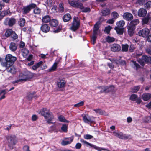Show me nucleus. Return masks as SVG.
<instances>
[{
	"instance_id": "nucleus-47",
	"label": "nucleus",
	"mask_w": 151,
	"mask_h": 151,
	"mask_svg": "<svg viewBox=\"0 0 151 151\" xmlns=\"http://www.w3.org/2000/svg\"><path fill=\"white\" fill-rule=\"evenodd\" d=\"M67 126L66 124H64L63 125L62 127H61V129L62 132H67Z\"/></svg>"
},
{
	"instance_id": "nucleus-9",
	"label": "nucleus",
	"mask_w": 151,
	"mask_h": 151,
	"mask_svg": "<svg viewBox=\"0 0 151 151\" xmlns=\"http://www.w3.org/2000/svg\"><path fill=\"white\" fill-rule=\"evenodd\" d=\"M114 88V87L113 86L106 87L102 86L98 87L99 89H101L100 91V93H107L112 91L113 90Z\"/></svg>"
},
{
	"instance_id": "nucleus-14",
	"label": "nucleus",
	"mask_w": 151,
	"mask_h": 151,
	"mask_svg": "<svg viewBox=\"0 0 151 151\" xmlns=\"http://www.w3.org/2000/svg\"><path fill=\"white\" fill-rule=\"evenodd\" d=\"M113 134L114 136L118 137L119 138L122 139H126L128 138V137L125 134H123L120 132H116V131L113 132Z\"/></svg>"
},
{
	"instance_id": "nucleus-31",
	"label": "nucleus",
	"mask_w": 151,
	"mask_h": 151,
	"mask_svg": "<svg viewBox=\"0 0 151 151\" xmlns=\"http://www.w3.org/2000/svg\"><path fill=\"white\" fill-rule=\"evenodd\" d=\"M129 46L127 44H122L121 50L122 52H127L129 50Z\"/></svg>"
},
{
	"instance_id": "nucleus-38",
	"label": "nucleus",
	"mask_w": 151,
	"mask_h": 151,
	"mask_svg": "<svg viewBox=\"0 0 151 151\" xmlns=\"http://www.w3.org/2000/svg\"><path fill=\"white\" fill-rule=\"evenodd\" d=\"M106 40L107 42L110 43L114 42L115 40V39L113 37L108 36L106 38Z\"/></svg>"
},
{
	"instance_id": "nucleus-17",
	"label": "nucleus",
	"mask_w": 151,
	"mask_h": 151,
	"mask_svg": "<svg viewBox=\"0 0 151 151\" xmlns=\"http://www.w3.org/2000/svg\"><path fill=\"white\" fill-rule=\"evenodd\" d=\"M147 14L146 10L144 8H141L139 9L137 12L138 15L139 17H145Z\"/></svg>"
},
{
	"instance_id": "nucleus-64",
	"label": "nucleus",
	"mask_w": 151,
	"mask_h": 151,
	"mask_svg": "<svg viewBox=\"0 0 151 151\" xmlns=\"http://www.w3.org/2000/svg\"><path fill=\"white\" fill-rule=\"evenodd\" d=\"M38 118L37 116L35 114H34L32 115V121H36Z\"/></svg>"
},
{
	"instance_id": "nucleus-12",
	"label": "nucleus",
	"mask_w": 151,
	"mask_h": 151,
	"mask_svg": "<svg viewBox=\"0 0 151 151\" xmlns=\"http://www.w3.org/2000/svg\"><path fill=\"white\" fill-rule=\"evenodd\" d=\"M81 116L83 117V121L85 123L89 124L93 123L94 122V118L93 117L87 116L85 114H83Z\"/></svg>"
},
{
	"instance_id": "nucleus-27",
	"label": "nucleus",
	"mask_w": 151,
	"mask_h": 151,
	"mask_svg": "<svg viewBox=\"0 0 151 151\" xmlns=\"http://www.w3.org/2000/svg\"><path fill=\"white\" fill-rule=\"evenodd\" d=\"M139 22L140 21L139 19H134L131 21L129 24L136 28L135 26L138 24L139 23Z\"/></svg>"
},
{
	"instance_id": "nucleus-33",
	"label": "nucleus",
	"mask_w": 151,
	"mask_h": 151,
	"mask_svg": "<svg viewBox=\"0 0 151 151\" xmlns=\"http://www.w3.org/2000/svg\"><path fill=\"white\" fill-rule=\"evenodd\" d=\"M13 31V30L11 29H6L4 34L5 36L7 38L10 36Z\"/></svg>"
},
{
	"instance_id": "nucleus-34",
	"label": "nucleus",
	"mask_w": 151,
	"mask_h": 151,
	"mask_svg": "<svg viewBox=\"0 0 151 151\" xmlns=\"http://www.w3.org/2000/svg\"><path fill=\"white\" fill-rule=\"evenodd\" d=\"M57 125L55 124H53L52 125L50 126L49 127V129L48 131L50 132H52L53 131H54L55 132H57V129L56 128Z\"/></svg>"
},
{
	"instance_id": "nucleus-51",
	"label": "nucleus",
	"mask_w": 151,
	"mask_h": 151,
	"mask_svg": "<svg viewBox=\"0 0 151 151\" xmlns=\"http://www.w3.org/2000/svg\"><path fill=\"white\" fill-rule=\"evenodd\" d=\"M84 104V102L82 101L74 105V106L75 107H78L83 106Z\"/></svg>"
},
{
	"instance_id": "nucleus-62",
	"label": "nucleus",
	"mask_w": 151,
	"mask_h": 151,
	"mask_svg": "<svg viewBox=\"0 0 151 151\" xmlns=\"http://www.w3.org/2000/svg\"><path fill=\"white\" fill-rule=\"evenodd\" d=\"M81 146L82 145L81 143H77L76 144L75 147L76 149H79L81 148Z\"/></svg>"
},
{
	"instance_id": "nucleus-45",
	"label": "nucleus",
	"mask_w": 151,
	"mask_h": 151,
	"mask_svg": "<svg viewBox=\"0 0 151 151\" xmlns=\"http://www.w3.org/2000/svg\"><path fill=\"white\" fill-rule=\"evenodd\" d=\"M59 9L61 12H63L64 11V8L63 7V4L62 2H61L59 4Z\"/></svg>"
},
{
	"instance_id": "nucleus-57",
	"label": "nucleus",
	"mask_w": 151,
	"mask_h": 151,
	"mask_svg": "<svg viewBox=\"0 0 151 151\" xmlns=\"http://www.w3.org/2000/svg\"><path fill=\"white\" fill-rule=\"evenodd\" d=\"M135 49L134 45L133 44H131L130 45L129 50L130 52H132L134 51Z\"/></svg>"
},
{
	"instance_id": "nucleus-55",
	"label": "nucleus",
	"mask_w": 151,
	"mask_h": 151,
	"mask_svg": "<svg viewBox=\"0 0 151 151\" xmlns=\"http://www.w3.org/2000/svg\"><path fill=\"white\" fill-rule=\"evenodd\" d=\"M145 6L147 8H150L151 7V1H149L145 3Z\"/></svg>"
},
{
	"instance_id": "nucleus-59",
	"label": "nucleus",
	"mask_w": 151,
	"mask_h": 151,
	"mask_svg": "<svg viewBox=\"0 0 151 151\" xmlns=\"http://www.w3.org/2000/svg\"><path fill=\"white\" fill-rule=\"evenodd\" d=\"M61 29L62 27L59 26L56 29L53 30V32L55 33H57L59 32Z\"/></svg>"
},
{
	"instance_id": "nucleus-49",
	"label": "nucleus",
	"mask_w": 151,
	"mask_h": 151,
	"mask_svg": "<svg viewBox=\"0 0 151 151\" xmlns=\"http://www.w3.org/2000/svg\"><path fill=\"white\" fill-rule=\"evenodd\" d=\"M82 10V11L84 12H89L90 11V9L88 7H83V5H82V7L80 9Z\"/></svg>"
},
{
	"instance_id": "nucleus-54",
	"label": "nucleus",
	"mask_w": 151,
	"mask_h": 151,
	"mask_svg": "<svg viewBox=\"0 0 151 151\" xmlns=\"http://www.w3.org/2000/svg\"><path fill=\"white\" fill-rule=\"evenodd\" d=\"M83 137L85 139H90L93 138V137L92 135L88 134L84 135Z\"/></svg>"
},
{
	"instance_id": "nucleus-52",
	"label": "nucleus",
	"mask_w": 151,
	"mask_h": 151,
	"mask_svg": "<svg viewBox=\"0 0 151 151\" xmlns=\"http://www.w3.org/2000/svg\"><path fill=\"white\" fill-rule=\"evenodd\" d=\"M41 12V10L40 9L38 8H36L35 9L33 10L34 13L36 14H39Z\"/></svg>"
},
{
	"instance_id": "nucleus-50",
	"label": "nucleus",
	"mask_w": 151,
	"mask_h": 151,
	"mask_svg": "<svg viewBox=\"0 0 151 151\" xmlns=\"http://www.w3.org/2000/svg\"><path fill=\"white\" fill-rule=\"evenodd\" d=\"M145 0H138L137 2V3L140 5H145Z\"/></svg>"
},
{
	"instance_id": "nucleus-20",
	"label": "nucleus",
	"mask_w": 151,
	"mask_h": 151,
	"mask_svg": "<svg viewBox=\"0 0 151 151\" xmlns=\"http://www.w3.org/2000/svg\"><path fill=\"white\" fill-rule=\"evenodd\" d=\"M54 116L52 113L49 111H48V124H50L51 123L55 122H53Z\"/></svg>"
},
{
	"instance_id": "nucleus-25",
	"label": "nucleus",
	"mask_w": 151,
	"mask_h": 151,
	"mask_svg": "<svg viewBox=\"0 0 151 151\" xmlns=\"http://www.w3.org/2000/svg\"><path fill=\"white\" fill-rule=\"evenodd\" d=\"M49 24L51 26L56 27L58 25V22L57 19H53L50 20Z\"/></svg>"
},
{
	"instance_id": "nucleus-28",
	"label": "nucleus",
	"mask_w": 151,
	"mask_h": 151,
	"mask_svg": "<svg viewBox=\"0 0 151 151\" xmlns=\"http://www.w3.org/2000/svg\"><path fill=\"white\" fill-rule=\"evenodd\" d=\"M17 46L15 43L11 42L9 46V49L11 51L13 52L17 50Z\"/></svg>"
},
{
	"instance_id": "nucleus-21",
	"label": "nucleus",
	"mask_w": 151,
	"mask_h": 151,
	"mask_svg": "<svg viewBox=\"0 0 151 151\" xmlns=\"http://www.w3.org/2000/svg\"><path fill=\"white\" fill-rule=\"evenodd\" d=\"M127 28L128 29V34L130 36H132L134 33L135 27H134L129 24L127 27Z\"/></svg>"
},
{
	"instance_id": "nucleus-10",
	"label": "nucleus",
	"mask_w": 151,
	"mask_h": 151,
	"mask_svg": "<svg viewBox=\"0 0 151 151\" xmlns=\"http://www.w3.org/2000/svg\"><path fill=\"white\" fill-rule=\"evenodd\" d=\"M80 141L81 142L83 143L84 144H86L87 146H89L91 147H92L96 150H106V149L103 148H101L98 147L94 145L91 144L83 139H81Z\"/></svg>"
},
{
	"instance_id": "nucleus-29",
	"label": "nucleus",
	"mask_w": 151,
	"mask_h": 151,
	"mask_svg": "<svg viewBox=\"0 0 151 151\" xmlns=\"http://www.w3.org/2000/svg\"><path fill=\"white\" fill-rule=\"evenodd\" d=\"M102 14L104 16L108 15L110 14V10L109 8L104 9L101 12Z\"/></svg>"
},
{
	"instance_id": "nucleus-48",
	"label": "nucleus",
	"mask_w": 151,
	"mask_h": 151,
	"mask_svg": "<svg viewBox=\"0 0 151 151\" xmlns=\"http://www.w3.org/2000/svg\"><path fill=\"white\" fill-rule=\"evenodd\" d=\"M140 88L139 86H135L132 89V91L133 93H137Z\"/></svg>"
},
{
	"instance_id": "nucleus-53",
	"label": "nucleus",
	"mask_w": 151,
	"mask_h": 151,
	"mask_svg": "<svg viewBox=\"0 0 151 151\" xmlns=\"http://www.w3.org/2000/svg\"><path fill=\"white\" fill-rule=\"evenodd\" d=\"M93 111L96 113H99L100 115H102L104 113L103 111L100 109H94Z\"/></svg>"
},
{
	"instance_id": "nucleus-61",
	"label": "nucleus",
	"mask_w": 151,
	"mask_h": 151,
	"mask_svg": "<svg viewBox=\"0 0 151 151\" xmlns=\"http://www.w3.org/2000/svg\"><path fill=\"white\" fill-rule=\"evenodd\" d=\"M115 19H114L113 18H112L110 19H109L108 20L106 21V23L108 24H112L113 23H114V21H115Z\"/></svg>"
},
{
	"instance_id": "nucleus-8",
	"label": "nucleus",
	"mask_w": 151,
	"mask_h": 151,
	"mask_svg": "<svg viewBox=\"0 0 151 151\" xmlns=\"http://www.w3.org/2000/svg\"><path fill=\"white\" fill-rule=\"evenodd\" d=\"M37 6L36 4L32 3L26 7H24L22 9V12L24 14H27L32 9Z\"/></svg>"
},
{
	"instance_id": "nucleus-43",
	"label": "nucleus",
	"mask_w": 151,
	"mask_h": 151,
	"mask_svg": "<svg viewBox=\"0 0 151 151\" xmlns=\"http://www.w3.org/2000/svg\"><path fill=\"white\" fill-rule=\"evenodd\" d=\"M112 27L109 25L106 27L105 28L104 31L105 33L109 34Z\"/></svg>"
},
{
	"instance_id": "nucleus-24",
	"label": "nucleus",
	"mask_w": 151,
	"mask_h": 151,
	"mask_svg": "<svg viewBox=\"0 0 151 151\" xmlns=\"http://www.w3.org/2000/svg\"><path fill=\"white\" fill-rule=\"evenodd\" d=\"M63 19L64 22H66L69 21L71 19V17L70 14L67 13L64 15Z\"/></svg>"
},
{
	"instance_id": "nucleus-56",
	"label": "nucleus",
	"mask_w": 151,
	"mask_h": 151,
	"mask_svg": "<svg viewBox=\"0 0 151 151\" xmlns=\"http://www.w3.org/2000/svg\"><path fill=\"white\" fill-rule=\"evenodd\" d=\"M9 91L8 89H5L2 90L0 91V95L3 93V94L5 95Z\"/></svg>"
},
{
	"instance_id": "nucleus-30",
	"label": "nucleus",
	"mask_w": 151,
	"mask_h": 151,
	"mask_svg": "<svg viewBox=\"0 0 151 151\" xmlns=\"http://www.w3.org/2000/svg\"><path fill=\"white\" fill-rule=\"evenodd\" d=\"M11 66L6 67V70L8 72H10L13 74H14L16 72V69L14 67Z\"/></svg>"
},
{
	"instance_id": "nucleus-23",
	"label": "nucleus",
	"mask_w": 151,
	"mask_h": 151,
	"mask_svg": "<svg viewBox=\"0 0 151 151\" xmlns=\"http://www.w3.org/2000/svg\"><path fill=\"white\" fill-rule=\"evenodd\" d=\"M66 83L65 81L63 80H58L57 83L58 87L59 88H63Z\"/></svg>"
},
{
	"instance_id": "nucleus-5",
	"label": "nucleus",
	"mask_w": 151,
	"mask_h": 151,
	"mask_svg": "<svg viewBox=\"0 0 151 151\" xmlns=\"http://www.w3.org/2000/svg\"><path fill=\"white\" fill-rule=\"evenodd\" d=\"M137 61L141 65L144 66L145 62L147 63H151V57L144 55L142 57L141 59H138Z\"/></svg>"
},
{
	"instance_id": "nucleus-22",
	"label": "nucleus",
	"mask_w": 151,
	"mask_h": 151,
	"mask_svg": "<svg viewBox=\"0 0 151 151\" xmlns=\"http://www.w3.org/2000/svg\"><path fill=\"white\" fill-rule=\"evenodd\" d=\"M151 98V94L145 93L141 96V98L144 101H147Z\"/></svg>"
},
{
	"instance_id": "nucleus-32",
	"label": "nucleus",
	"mask_w": 151,
	"mask_h": 151,
	"mask_svg": "<svg viewBox=\"0 0 151 151\" xmlns=\"http://www.w3.org/2000/svg\"><path fill=\"white\" fill-rule=\"evenodd\" d=\"M150 18V16L149 15H148L147 17L143 18L142 19V24H147L148 23Z\"/></svg>"
},
{
	"instance_id": "nucleus-4",
	"label": "nucleus",
	"mask_w": 151,
	"mask_h": 151,
	"mask_svg": "<svg viewBox=\"0 0 151 151\" xmlns=\"http://www.w3.org/2000/svg\"><path fill=\"white\" fill-rule=\"evenodd\" d=\"M80 25V20L78 17H75L73 18V21L70 29L73 32H75L79 28Z\"/></svg>"
},
{
	"instance_id": "nucleus-37",
	"label": "nucleus",
	"mask_w": 151,
	"mask_h": 151,
	"mask_svg": "<svg viewBox=\"0 0 151 151\" xmlns=\"http://www.w3.org/2000/svg\"><path fill=\"white\" fill-rule=\"evenodd\" d=\"M10 36L12 39V40L13 41H14L18 38L17 35L16 33L13 30L12 33H11Z\"/></svg>"
},
{
	"instance_id": "nucleus-44",
	"label": "nucleus",
	"mask_w": 151,
	"mask_h": 151,
	"mask_svg": "<svg viewBox=\"0 0 151 151\" xmlns=\"http://www.w3.org/2000/svg\"><path fill=\"white\" fill-rule=\"evenodd\" d=\"M25 23V20L24 18H22L20 19L19 22V24L21 27H23Z\"/></svg>"
},
{
	"instance_id": "nucleus-19",
	"label": "nucleus",
	"mask_w": 151,
	"mask_h": 151,
	"mask_svg": "<svg viewBox=\"0 0 151 151\" xmlns=\"http://www.w3.org/2000/svg\"><path fill=\"white\" fill-rule=\"evenodd\" d=\"M39 114L43 116L46 119H47V110L46 108H43L40 111H37Z\"/></svg>"
},
{
	"instance_id": "nucleus-58",
	"label": "nucleus",
	"mask_w": 151,
	"mask_h": 151,
	"mask_svg": "<svg viewBox=\"0 0 151 151\" xmlns=\"http://www.w3.org/2000/svg\"><path fill=\"white\" fill-rule=\"evenodd\" d=\"M96 35H93H93L92 38V41L93 42L92 43L93 44H94L95 43V42L96 39Z\"/></svg>"
},
{
	"instance_id": "nucleus-2",
	"label": "nucleus",
	"mask_w": 151,
	"mask_h": 151,
	"mask_svg": "<svg viewBox=\"0 0 151 151\" xmlns=\"http://www.w3.org/2000/svg\"><path fill=\"white\" fill-rule=\"evenodd\" d=\"M8 143V147L10 149L14 148L13 146L18 142V139L15 135H8L6 137Z\"/></svg>"
},
{
	"instance_id": "nucleus-46",
	"label": "nucleus",
	"mask_w": 151,
	"mask_h": 151,
	"mask_svg": "<svg viewBox=\"0 0 151 151\" xmlns=\"http://www.w3.org/2000/svg\"><path fill=\"white\" fill-rule=\"evenodd\" d=\"M144 121L145 122L148 123L151 122V115L150 116H146L144 118Z\"/></svg>"
},
{
	"instance_id": "nucleus-41",
	"label": "nucleus",
	"mask_w": 151,
	"mask_h": 151,
	"mask_svg": "<svg viewBox=\"0 0 151 151\" xmlns=\"http://www.w3.org/2000/svg\"><path fill=\"white\" fill-rule=\"evenodd\" d=\"M22 55L24 57L27 56L29 53V50L26 48L22 49Z\"/></svg>"
},
{
	"instance_id": "nucleus-26",
	"label": "nucleus",
	"mask_w": 151,
	"mask_h": 151,
	"mask_svg": "<svg viewBox=\"0 0 151 151\" xmlns=\"http://www.w3.org/2000/svg\"><path fill=\"white\" fill-rule=\"evenodd\" d=\"M59 62V60H57L55 62L51 68L49 69V72H51L55 70L57 67V65Z\"/></svg>"
},
{
	"instance_id": "nucleus-13",
	"label": "nucleus",
	"mask_w": 151,
	"mask_h": 151,
	"mask_svg": "<svg viewBox=\"0 0 151 151\" xmlns=\"http://www.w3.org/2000/svg\"><path fill=\"white\" fill-rule=\"evenodd\" d=\"M36 94V92L30 91L27 94L26 98L29 101H32L33 98H36L38 97Z\"/></svg>"
},
{
	"instance_id": "nucleus-3",
	"label": "nucleus",
	"mask_w": 151,
	"mask_h": 151,
	"mask_svg": "<svg viewBox=\"0 0 151 151\" xmlns=\"http://www.w3.org/2000/svg\"><path fill=\"white\" fill-rule=\"evenodd\" d=\"M33 76L34 75L32 73L26 70L21 73L19 75V77L24 81L32 79Z\"/></svg>"
},
{
	"instance_id": "nucleus-16",
	"label": "nucleus",
	"mask_w": 151,
	"mask_h": 151,
	"mask_svg": "<svg viewBox=\"0 0 151 151\" xmlns=\"http://www.w3.org/2000/svg\"><path fill=\"white\" fill-rule=\"evenodd\" d=\"M111 49L113 52L119 51L121 50V47L119 44H113L111 46Z\"/></svg>"
},
{
	"instance_id": "nucleus-39",
	"label": "nucleus",
	"mask_w": 151,
	"mask_h": 151,
	"mask_svg": "<svg viewBox=\"0 0 151 151\" xmlns=\"http://www.w3.org/2000/svg\"><path fill=\"white\" fill-rule=\"evenodd\" d=\"M41 29L43 32L45 33L47 32V24H45L42 25Z\"/></svg>"
},
{
	"instance_id": "nucleus-60",
	"label": "nucleus",
	"mask_w": 151,
	"mask_h": 151,
	"mask_svg": "<svg viewBox=\"0 0 151 151\" xmlns=\"http://www.w3.org/2000/svg\"><path fill=\"white\" fill-rule=\"evenodd\" d=\"M23 81H22V80L21 79V78H20L19 79H18L17 80H16L14 81H13L12 82V83L14 84V86H15L16 85L15 84L16 83H18L19 82H22Z\"/></svg>"
},
{
	"instance_id": "nucleus-1",
	"label": "nucleus",
	"mask_w": 151,
	"mask_h": 151,
	"mask_svg": "<svg viewBox=\"0 0 151 151\" xmlns=\"http://www.w3.org/2000/svg\"><path fill=\"white\" fill-rule=\"evenodd\" d=\"M6 62H3L2 65L3 67H7L12 66L17 60V58L11 54H7L5 58Z\"/></svg>"
},
{
	"instance_id": "nucleus-6",
	"label": "nucleus",
	"mask_w": 151,
	"mask_h": 151,
	"mask_svg": "<svg viewBox=\"0 0 151 151\" xmlns=\"http://www.w3.org/2000/svg\"><path fill=\"white\" fill-rule=\"evenodd\" d=\"M150 33V30L147 28L140 29L138 32V35L143 38L147 37Z\"/></svg>"
},
{
	"instance_id": "nucleus-42",
	"label": "nucleus",
	"mask_w": 151,
	"mask_h": 151,
	"mask_svg": "<svg viewBox=\"0 0 151 151\" xmlns=\"http://www.w3.org/2000/svg\"><path fill=\"white\" fill-rule=\"evenodd\" d=\"M111 16L113 17V18L115 20L119 17V14L116 12L115 11L113 12L112 13Z\"/></svg>"
},
{
	"instance_id": "nucleus-63",
	"label": "nucleus",
	"mask_w": 151,
	"mask_h": 151,
	"mask_svg": "<svg viewBox=\"0 0 151 151\" xmlns=\"http://www.w3.org/2000/svg\"><path fill=\"white\" fill-rule=\"evenodd\" d=\"M25 45V43L23 41H21L20 42V44L19 45V47L20 48H23Z\"/></svg>"
},
{
	"instance_id": "nucleus-7",
	"label": "nucleus",
	"mask_w": 151,
	"mask_h": 151,
	"mask_svg": "<svg viewBox=\"0 0 151 151\" xmlns=\"http://www.w3.org/2000/svg\"><path fill=\"white\" fill-rule=\"evenodd\" d=\"M16 20L14 18L12 17L6 18L4 21V24L5 25H8L9 27H12L16 23Z\"/></svg>"
},
{
	"instance_id": "nucleus-35",
	"label": "nucleus",
	"mask_w": 151,
	"mask_h": 151,
	"mask_svg": "<svg viewBox=\"0 0 151 151\" xmlns=\"http://www.w3.org/2000/svg\"><path fill=\"white\" fill-rule=\"evenodd\" d=\"M114 29L116 30L117 34L120 35L123 34L124 32L123 28H120L119 27H116Z\"/></svg>"
},
{
	"instance_id": "nucleus-11",
	"label": "nucleus",
	"mask_w": 151,
	"mask_h": 151,
	"mask_svg": "<svg viewBox=\"0 0 151 151\" xmlns=\"http://www.w3.org/2000/svg\"><path fill=\"white\" fill-rule=\"evenodd\" d=\"M74 138V137L73 136L69 138H64V140L62 141L61 144L63 146L70 144L73 141Z\"/></svg>"
},
{
	"instance_id": "nucleus-18",
	"label": "nucleus",
	"mask_w": 151,
	"mask_h": 151,
	"mask_svg": "<svg viewBox=\"0 0 151 151\" xmlns=\"http://www.w3.org/2000/svg\"><path fill=\"white\" fill-rule=\"evenodd\" d=\"M132 14L129 12L124 13L123 15V18L127 21H131L133 19Z\"/></svg>"
},
{
	"instance_id": "nucleus-36",
	"label": "nucleus",
	"mask_w": 151,
	"mask_h": 151,
	"mask_svg": "<svg viewBox=\"0 0 151 151\" xmlns=\"http://www.w3.org/2000/svg\"><path fill=\"white\" fill-rule=\"evenodd\" d=\"M125 22L124 20H120L116 23L117 27H122L125 25Z\"/></svg>"
},
{
	"instance_id": "nucleus-15",
	"label": "nucleus",
	"mask_w": 151,
	"mask_h": 151,
	"mask_svg": "<svg viewBox=\"0 0 151 151\" xmlns=\"http://www.w3.org/2000/svg\"><path fill=\"white\" fill-rule=\"evenodd\" d=\"M129 99L132 101H136V102L139 104L142 102L140 98H138L137 95L134 94H133L130 96Z\"/></svg>"
},
{
	"instance_id": "nucleus-40",
	"label": "nucleus",
	"mask_w": 151,
	"mask_h": 151,
	"mask_svg": "<svg viewBox=\"0 0 151 151\" xmlns=\"http://www.w3.org/2000/svg\"><path fill=\"white\" fill-rule=\"evenodd\" d=\"M59 120L62 122H65L66 123H69V122L68 121L66 120L65 117L63 116L60 115L58 117Z\"/></svg>"
}]
</instances>
